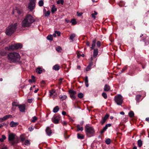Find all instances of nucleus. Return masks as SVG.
Listing matches in <instances>:
<instances>
[{"label": "nucleus", "mask_w": 149, "mask_h": 149, "mask_svg": "<svg viewBox=\"0 0 149 149\" xmlns=\"http://www.w3.org/2000/svg\"><path fill=\"white\" fill-rule=\"evenodd\" d=\"M7 54V52L4 50L0 51V55L2 56H4Z\"/></svg>", "instance_id": "nucleus-21"}, {"label": "nucleus", "mask_w": 149, "mask_h": 149, "mask_svg": "<svg viewBox=\"0 0 149 149\" xmlns=\"http://www.w3.org/2000/svg\"><path fill=\"white\" fill-rule=\"evenodd\" d=\"M20 111L24 112L25 109V105L24 104H19L18 106Z\"/></svg>", "instance_id": "nucleus-11"}, {"label": "nucleus", "mask_w": 149, "mask_h": 149, "mask_svg": "<svg viewBox=\"0 0 149 149\" xmlns=\"http://www.w3.org/2000/svg\"><path fill=\"white\" fill-rule=\"evenodd\" d=\"M77 131H79V130H80L81 131H82L83 130V127H80L79 125H78L77 126Z\"/></svg>", "instance_id": "nucleus-32"}, {"label": "nucleus", "mask_w": 149, "mask_h": 149, "mask_svg": "<svg viewBox=\"0 0 149 149\" xmlns=\"http://www.w3.org/2000/svg\"><path fill=\"white\" fill-rule=\"evenodd\" d=\"M25 138L23 137H21V141L22 142H23L25 140Z\"/></svg>", "instance_id": "nucleus-63"}, {"label": "nucleus", "mask_w": 149, "mask_h": 149, "mask_svg": "<svg viewBox=\"0 0 149 149\" xmlns=\"http://www.w3.org/2000/svg\"><path fill=\"white\" fill-rule=\"evenodd\" d=\"M15 138V136L13 133L10 134L8 136V139L9 141H13Z\"/></svg>", "instance_id": "nucleus-12"}, {"label": "nucleus", "mask_w": 149, "mask_h": 149, "mask_svg": "<svg viewBox=\"0 0 149 149\" xmlns=\"http://www.w3.org/2000/svg\"><path fill=\"white\" fill-rule=\"evenodd\" d=\"M2 139L4 140V139H5L6 138V136H5V135H2Z\"/></svg>", "instance_id": "nucleus-62"}, {"label": "nucleus", "mask_w": 149, "mask_h": 149, "mask_svg": "<svg viewBox=\"0 0 149 149\" xmlns=\"http://www.w3.org/2000/svg\"><path fill=\"white\" fill-rule=\"evenodd\" d=\"M76 36V34L74 33L71 34L70 36V37H74Z\"/></svg>", "instance_id": "nucleus-51"}, {"label": "nucleus", "mask_w": 149, "mask_h": 149, "mask_svg": "<svg viewBox=\"0 0 149 149\" xmlns=\"http://www.w3.org/2000/svg\"><path fill=\"white\" fill-rule=\"evenodd\" d=\"M59 98L61 99V100L63 101L66 99L67 98V96L64 95H60L59 96Z\"/></svg>", "instance_id": "nucleus-25"}, {"label": "nucleus", "mask_w": 149, "mask_h": 149, "mask_svg": "<svg viewBox=\"0 0 149 149\" xmlns=\"http://www.w3.org/2000/svg\"><path fill=\"white\" fill-rule=\"evenodd\" d=\"M31 78L33 80V82H35V77L33 75H32L31 77Z\"/></svg>", "instance_id": "nucleus-57"}, {"label": "nucleus", "mask_w": 149, "mask_h": 149, "mask_svg": "<svg viewBox=\"0 0 149 149\" xmlns=\"http://www.w3.org/2000/svg\"><path fill=\"white\" fill-rule=\"evenodd\" d=\"M111 126V124L109 123V124H106V125L105 126H106L107 128L108 127H109Z\"/></svg>", "instance_id": "nucleus-60"}, {"label": "nucleus", "mask_w": 149, "mask_h": 149, "mask_svg": "<svg viewBox=\"0 0 149 149\" xmlns=\"http://www.w3.org/2000/svg\"><path fill=\"white\" fill-rule=\"evenodd\" d=\"M78 97L80 98H82L84 97V95L82 93H79L78 95Z\"/></svg>", "instance_id": "nucleus-41"}, {"label": "nucleus", "mask_w": 149, "mask_h": 149, "mask_svg": "<svg viewBox=\"0 0 149 149\" xmlns=\"http://www.w3.org/2000/svg\"><path fill=\"white\" fill-rule=\"evenodd\" d=\"M46 132L47 134V135L49 136L52 133V130H51L50 128L48 127H47L46 129Z\"/></svg>", "instance_id": "nucleus-13"}, {"label": "nucleus", "mask_w": 149, "mask_h": 149, "mask_svg": "<svg viewBox=\"0 0 149 149\" xmlns=\"http://www.w3.org/2000/svg\"><path fill=\"white\" fill-rule=\"evenodd\" d=\"M59 109L58 106H56L54 108L53 111L54 113H56L58 111Z\"/></svg>", "instance_id": "nucleus-24"}, {"label": "nucleus", "mask_w": 149, "mask_h": 149, "mask_svg": "<svg viewBox=\"0 0 149 149\" xmlns=\"http://www.w3.org/2000/svg\"><path fill=\"white\" fill-rule=\"evenodd\" d=\"M15 12L18 14V15L22 16L23 13L22 9L18 7H16Z\"/></svg>", "instance_id": "nucleus-10"}, {"label": "nucleus", "mask_w": 149, "mask_h": 149, "mask_svg": "<svg viewBox=\"0 0 149 149\" xmlns=\"http://www.w3.org/2000/svg\"><path fill=\"white\" fill-rule=\"evenodd\" d=\"M6 120L5 117L4 116L3 117L0 118V122H2Z\"/></svg>", "instance_id": "nucleus-47"}, {"label": "nucleus", "mask_w": 149, "mask_h": 149, "mask_svg": "<svg viewBox=\"0 0 149 149\" xmlns=\"http://www.w3.org/2000/svg\"><path fill=\"white\" fill-rule=\"evenodd\" d=\"M68 93L70 95V97L72 100H74L76 99V97L75 95L76 94V91L70 90L68 91Z\"/></svg>", "instance_id": "nucleus-7"}, {"label": "nucleus", "mask_w": 149, "mask_h": 149, "mask_svg": "<svg viewBox=\"0 0 149 149\" xmlns=\"http://www.w3.org/2000/svg\"><path fill=\"white\" fill-rule=\"evenodd\" d=\"M39 5L40 6H42L44 4V2L43 1L40 0L38 2Z\"/></svg>", "instance_id": "nucleus-37"}, {"label": "nucleus", "mask_w": 149, "mask_h": 149, "mask_svg": "<svg viewBox=\"0 0 149 149\" xmlns=\"http://www.w3.org/2000/svg\"><path fill=\"white\" fill-rule=\"evenodd\" d=\"M97 12L94 11V13H93L91 14L92 17L94 19L95 18V15H97Z\"/></svg>", "instance_id": "nucleus-35"}, {"label": "nucleus", "mask_w": 149, "mask_h": 149, "mask_svg": "<svg viewBox=\"0 0 149 149\" xmlns=\"http://www.w3.org/2000/svg\"><path fill=\"white\" fill-rule=\"evenodd\" d=\"M110 86L107 84H105V85L104 88V91H108L110 90Z\"/></svg>", "instance_id": "nucleus-22"}, {"label": "nucleus", "mask_w": 149, "mask_h": 149, "mask_svg": "<svg viewBox=\"0 0 149 149\" xmlns=\"http://www.w3.org/2000/svg\"><path fill=\"white\" fill-rule=\"evenodd\" d=\"M19 123L17 122H15L13 121H11L10 122V125L11 127H15L18 125Z\"/></svg>", "instance_id": "nucleus-16"}, {"label": "nucleus", "mask_w": 149, "mask_h": 149, "mask_svg": "<svg viewBox=\"0 0 149 149\" xmlns=\"http://www.w3.org/2000/svg\"><path fill=\"white\" fill-rule=\"evenodd\" d=\"M37 119V118L36 116H34L33 117V120H32L31 121L32 123H35Z\"/></svg>", "instance_id": "nucleus-33"}, {"label": "nucleus", "mask_w": 149, "mask_h": 149, "mask_svg": "<svg viewBox=\"0 0 149 149\" xmlns=\"http://www.w3.org/2000/svg\"><path fill=\"white\" fill-rule=\"evenodd\" d=\"M25 143L26 144H29L30 143L29 141L28 140H26L25 141Z\"/></svg>", "instance_id": "nucleus-61"}, {"label": "nucleus", "mask_w": 149, "mask_h": 149, "mask_svg": "<svg viewBox=\"0 0 149 149\" xmlns=\"http://www.w3.org/2000/svg\"><path fill=\"white\" fill-rule=\"evenodd\" d=\"M81 56H82L83 57H84V54H77V57L78 58H79Z\"/></svg>", "instance_id": "nucleus-49"}, {"label": "nucleus", "mask_w": 149, "mask_h": 149, "mask_svg": "<svg viewBox=\"0 0 149 149\" xmlns=\"http://www.w3.org/2000/svg\"><path fill=\"white\" fill-rule=\"evenodd\" d=\"M138 145L139 147H141L142 145V142L141 139L138 140L137 142Z\"/></svg>", "instance_id": "nucleus-28"}, {"label": "nucleus", "mask_w": 149, "mask_h": 149, "mask_svg": "<svg viewBox=\"0 0 149 149\" xmlns=\"http://www.w3.org/2000/svg\"><path fill=\"white\" fill-rule=\"evenodd\" d=\"M9 48L10 49V50H16V49L15 48V45L10 46Z\"/></svg>", "instance_id": "nucleus-30"}, {"label": "nucleus", "mask_w": 149, "mask_h": 149, "mask_svg": "<svg viewBox=\"0 0 149 149\" xmlns=\"http://www.w3.org/2000/svg\"><path fill=\"white\" fill-rule=\"evenodd\" d=\"M97 45L98 47H100L101 45V42L100 41H98L96 44Z\"/></svg>", "instance_id": "nucleus-48"}, {"label": "nucleus", "mask_w": 149, "mask_h": 149, "mask_svg": "<svg viewBox=\"0 0 149 149\" xmlns=\"http://www.w3.org/2000/svg\"><path fill=\"white\" fill-rule=\"evenodd\" d=\"M50 95L51 96H53L54 97L57 94L56 93V91L54 89H52L49 91Z\"/></svg>", "instance_id": "nucleus-15"}, {"label": "nucleus", "mask_w": 149, "mask_h": 149, "mask_svg": "<svg viewBox=\"0 0 149 149\" xmlns=\"http://www.w3.org/2000/svg\"><path fill=\"white\" fill-rule=\"evenodd\" d=\"M102 95L105 99H106L107 98V96L106 93L104 92L103 93H102Z\"/></svg>", "instance_id": "nucleus-45"}, {"label": "nucleus", "mask_w": 149, "mask_h": 149, "mask_svg": "<svg viewBox=\"0 0 149 149\" xmlns=\"http://www.w3.org/2000/svg\"><path fill=\"white\" fill-rule=\"evenodd\" d=\"M16 50L18 49H20L22 47V45L20 43H18L15 44Z\"/></svg>", "instance_id": "nucleus-18"}, {"label": "nucleus", "mask_w": 149, "mask_h": 149, "mask_svg": "<svg viewBox=\"0 0 149 149\" xmlns=\"http://www.w3.org/2000/svg\"><path fill=\"white\" fill-rule=\"evenodd\" d=\"M134 112L132 111H130L129 113V115L130 117H133L134 116Z\"/></svg>", "instance_id": "nucleus-31"}, {"label": "nucleus", "mask_w": 149, "mask_h": 149, "mask_svg": "<svg viewBox=\"0 0 149 149\" xmlns=\"http://www.w3.org/2000/svg\"><path fill=\"white\" fill-rule=\"evenodd\" d=\"M57 8L55 7L54 5H52V7L51 8V11L52 13H54L56 11Z\"/></svg>", "instance_id": "nucleus-27"}, {"label": "nucleus", "mask_w": 149, "mask_h": 149, "mask_svg": "<svg viewBox=\"0 0 149 149\" xmlns=\"http://www.w3.org/2000/svg\"><path fill=\"white\" fill-rule=\"evenodd\" d=\"M77 15L78 16H80L82 15V13L81 12L79 13L78 12H77Z\"/></svg>", "instance_id": "nucleus-58"}, {"label": "nucleus", "mask_w": 149, "mask_h": 149, "mask_svg": "<svg viewBox=\"0 0 149 149\" xmlns=\"http://www.w3.org/2000/svg\"><path fill=\"white\" fill-rule=\"evenodd\" d=\"M28 130L30 131L31 132V131H32L33 130V129L32 127H29L28 128Z\"/></svg>", "instance_id": "nucleus-64"}, {"label": "nucleus", "mask_w": 149, "mask_h": 149, "mask_svg": "<svg viewBox=\"0 0 149 149\" xmlns=\"http://www.w3.org/2000/svg\"><path fill=\"white\" fill-rule=\"evenodd\" d=\"M127 69V68L126 67H124L121 70V73H122L124 72Z\"/></svg>", "instance_id": "nucleus-53"}, {"label": "nucleus", "mask_w": 149, "mask_h": 149, "mask_svg": "<svg viewBox=\"0 0 149 149\" xmlns=\"http://www.w3.org/2000/svg\"><path fill=\"white\" fill-rule=\"evenodd\" d=\"M4 116L5 117L6 119H8L9 118H12V116L11 115H10V114L6 115Z\"/></svg>", "instance_id": "nucleus-46"}, {"label": "nucleus", "mask_w": 149, "mask_h": 149, "mask_svg": "<svg viewBox=\"0 0 149 149\" xmlns=\"http://www.w3.org/2000/svg\"><path fill=\"white\" fill-rule=\"evenodd\" d=\"M36 1V0H30V3L28 7L30 11H32L34 9L35 6Z\"/></svg>", "instance_id": "nucleus-6"}, {"label": "nucleus", "mask_w": 149, "mask_h": 149, "mask_svg": "<svg viewBox=\"0 0 149 149\" xmlns=\"http://www.w3.org/2000/svg\"><path fill=\"white\" fill-rule=\"evenodd\" d=\"M33 100V99L32 98L28 99V102L29 103H31Z\"/></svg>", "instance_id": "nucleus-55"}, {"label": "nucleus", "mask_w": 149, "mask_h": 149, "mask_svg": "<svg viewBox=\"0 0 149 149\" xmlns=\"http://www.w3.org/2000/svg\"><path fill=\"white\" fill-rule=\"evenodd\" d=\"M60 68L59 65L58 64H56L52 68L53 70L57 71Z\"/></svg>", "instance_id": "nucleus-20"}, {"label": "nucleus", "mask_w": 149, "mask_h": 149, "mask_svg": "<svg viewBox=\"0 0 149 149\" xmlns=\"http://www.w3.org/2000/svg\"><path fill=\"white\" fill-rule=\"evenodd\" d=\"M95 46V44H92V47H91V49H94V47Z\"/></svg>", "instance_id": "nucleus-56"}, {"label": "nucleus", "mask_w": 149, "mask_h": 149, "mask_svg": "<svg viewBox=\"0 0 149 149\" xmlns=\"http://www.w3.org/2000/svg\"><path fill=\"white\" fill-rule=\"evenodd\" d=\"M106 121L102 118V119L100 121V123L102 125H103V124L105 123Z\"/></svg>", "instance_id": "nucleus-50"}, {"label": "nucleus", "mask_w": 149, "mask_h": 149, "mask_svg": "<svg viewBox=\"0 0 149 149\" xmlns=\"http://www.w3.org/2000/svg\"><path fill=\"white\" fill-rule=\"evenodd\" d=\"M88 82V77L86 76L85 77V82Z\"/></svg>", "instance_id": "nucleus-54"}, {"label": "nucleus", "mask_w": 149, "mask_h": 149, "mask_svg": "<svg viewBox=\"0 0 149 149\" xmlns=\"http://www.w3.org/2000/svg\"><path fill=\"white\" fill-rule=\"evenodd\" d=\"M109 117V115L108 114H107L105 115V116L103 117L102 118L104 119L105 121H106L107 120L108 118Z\"/></svg>", "instance_id": "nucleus-38"}, {"label": "nucleus", "mask_w": 149, "mask_h": 149, "mask_svg": "<svg viewBox=\"0 0 149 149\" xmlns=\"http://www.w3.org/2000/svg\"><path fill=\"white\" fill-rule=\"evenodd\" d=\"M72 25H75L77 24V22L75 19H72L71 21Z\"/></svg>", "instance_id": "nucleus-42"}, {"label": "nucleus", "mask_w": 149, "mask_h": 149, "mask_svg": "<svg viewBox=\"0 0 149 149\" xmlns=\"http://www.w3.org/2000/svg\"><path fill=\"white\" fill-rule=\"evenodd\" d=\"M128 74L129 75L132 76L134 74V73L132 71H131L129 72Z\"/></svg>", "instance_id": "nucleus-52"}, {"label": "nucleus", "mask_w": 149, "mask_h": 149, "mask_svg": "<svg viewBox=\"0 0 149 149\" xmlns=\"http://www.w3.org/2000/svg\"><path fill=\"white\" fill-rule=\"evenodd\" d=\"M7 57L8 60L12 62H18L20 60V55L17 53L13 52L9 53Z\"/></svg>", "instance_id": "nucleus-2"}, {"label": "nucleus", "mask_w": 149, "mask_h": 149, "mask_svg": "<svg viewBox=\"0 0 149 149\" xmlns=\"http://www.w3.org/2000/svg\"><path fill=\"white\" fill-rule=\"evenodd\" d=\"M35 21V19L30 14H28L25 17L22 24V26L27 27L30 26L31 24Z\"/></svg>", "instance_id": "nucleus-1"}, {"label": "nucleus", "mask_w": 149, "mask_h": 149, "mask_svg": "<svg viewBox=\"0 0 149 149\" xmlns=\"http://www.w3.org/2000/svg\"><path fill=\"white\" fill-rule=\"evenodd\" d=\"M57 3L58 4H61L63 5L64 3V1L63 0H59L57 1Z\"/></svg>", "instance_id": "nucleus-43"}, {"label": "nucleus", "mask_w": 149, "mask_h": 149, "mask_svg": "<svg viewBox=\"0 0 149 149\" xmlns=\"http://www.w3.org/2000/svg\"><path fill=\"white\" fill-rule=\"evenodd\" d=\"M43 13L45 16L48 17L50 15V12L49 10L46 11V9H44L43 10Z\"/></svg>", "instance_id": "nucleus-14"}, {"label": "nucleus", "mask_w": 149, "mask_h": 149, "mask_svg": "<svg viewBox=\"0 0 149 149\" xmlns=\"http://www.w3.org/2000/svg\"><path fill=\"white\" fill-rule=\"evenodd\" d=\"M15 143L16 142L15 141H13L10 142V143L11 144V145L14 146Z\"/></svg>", "instance_id": "nucleus-59"}, {"label": "nucleus", "mask_w": 149, "mask_h": 149, "mask_svg": "<svg viewBox=\"0 0 149 149\" xmlns=\"http://www.w3.org/2000/svg\"><path fill=\"white\" fill-rule=\"evenodd\" d=\"M56 50L58 52H61L62 50V48L60 46H58L56 47Z\"/></svg>", "instance_id": "nucleus-40"}, {"label": "nucleus", "mask_w": 149, "mask_h": 149, "mask_svg": "<svg viewBox=\"0 0 149 149\" xmlns=\"http://www.w3.org/2000/svg\"><path fill=\"white\" fill-rule=\"evenodd\" d=\"M12 104L13 106H16V107L18 106V107L19 105L17 102H13L12 103Z\"/></svg>", "instance_id": "nucleus-36"}, {"label": "nucleus", "mask_w": 149, "mask_h": 149, "mask_svg": "<svg viewBox=\"0 0 149 149\" xmlns=\"http://www.w3.org/2000/svg\"><path fill=\"white\" fill-rule=\"evenodd\" d=\"M36 71L37 73L40 74L42 72V68H38L36 70Z\"/></svg>", "instance_id": "nucleus-23"}, {"label": "nucleus", "mask_w": 149, "mask_h": 149, "mask_svg": "<svg viewBox=\"0 0 149 149\" xmlns=\"http://www.w3.org/2000/svg\"><path fill=\"white\" fill-rule=\"evenodd\" d=\"M17 26V23H15L9 26L6 31V34L9 36H11L16 31Z\"/></svg>", "instance_id": "nucleus-3"}, {"label": "nucleus", "mask_w": 149, "mask_h": 149, "mask_svg": "<svg viewBox=\"0 0 149 149\" xmlns=\"http://www.w3.org/2000/svg\"><path fill=\"white\" fill-rule=\"evenodd\" d=\"M106 143L107 144H109L111 142V140L109 139H107L105 141Z\"/></svg>", "instance_id": "nucleus-44"}, {"label": "nucleus", "mask_w": 149, "mask_h": 149, "mask_svg": "<svg viewBox=\"0 0 149 149\" xmlns=\"http://www.w3.org/2000/svg\"><path fill=\"white\" fill-rule=\"evenodd\" d=\"M115 101L118 105H121L123 101V97L120 94L116 95L115 97Z\"/></svg>", "instance_id": "nucleus-5"}, {"label": "nucleus", "mask_w": 149, "mask_h": 149, "mask_svg": "<svg viewBox=\"0 0 149 149\" xmlns=\"http://www.w3.org/2000/svg\"><path fill=\"white\" fill-rule=\"evenodd\" d=\"M77 137L78 139H83L84 138V136L82 134H80L79 133L77 134Z\"/></svg>", "instance_id": "nucleus-26"}, {"label": "nucleus", "mask_w": 149, "mask_h": 149, "mask_svg": "<svg viewBox=\"0 0 149 149\" xmlns=\"http://www.w3.org/2000/svg\"><path fill=\"white\" fill-rule=\"evenodd\" d=\"M141 95H136V101L139 102V100L140 98L141 97Z\"/></svg>", "instance_id": "nucleus-29"}, {"label": "nucleus", "mask_w": 149, "mask_h": 149, "mask_svg": "<svg viewBox=\"0 0 149 149\" xmlns=\"http://www.w3.org/2000/svg\"><path fill=\"white\" fill-rule=\"evenodd\" d=\"M107 129V128L106 127H104L103 129L101 130L100 132V133L101 134L103 133Z\"/></svg>", "instance_id": "nucleus-34"}, {"label": "nucleus", "mask_w": 149, "mask_h": 149, "mask_svg": "<svg viewBox=\"0 0 149 149\" xmlns=\"http://www.w3.org/2000/svg\"><path fill=\"white\" fill-rule=\"evenodd\" d=\"M85 130L86 136L88 137L93 136L95 133L94 128L88 125H86L85 127Z\"/></svg>", "instance_id": "nucleus-4"}, {"label": "nucleus", "mask_w": 149, "mask_h": 149, "mask_svg": "<svg viewBox=\"0 0 149 149\" xmlns=\"http://www.w3.org/2000/svg\"><path fill=\"white\" fill-rule=\"evenodd\" d=\"M60 35L61 32L59 31H54V33L53 34V35L51 34L48 35L47 37H53V36L55 37L56 36H60Z\"/></svg>", "instance_id": "nucleus-9"}, {"label": "nucleus", "mask_w": 149, "mask_h": 149, "mask_svg": "<svg viewBox=\"0 0 149 149\" xmlns=\"http://www.w3.org/2000/svg\"><path fill=\"white\" fill-rule=\"evenodd\" d=\"M98 49L97 48L94 49L93 56L94 58H96L98 55Z\"/></svg>", "instance_id": "nucleus-17"}, {"label": "nucleus", "mask_w": 149, "mask_h": 149, "mask_svg": "<svg viewBox=\"0 0 149 149\" xmlns=\"http://www.w3.org/2000/svg\"><path fill=\"white\" fill-rule=\"evenodd\" d=\"M60 119V117L59 115L54 116L52 118V121L53 123L56 124L58 123Z\"/></svg>", "instance_id": "nucleus-8"}, {"label": "nucleus", "mask_w": 149, "mask_h": 149, "mask_svg": "<svg viewBox=\"0 0 149 149\" xmlns=\"http://www.w3.org/2000/svg\"><path fill=\"white\" fill-rule=\"evenodd\" d=\"M109 117V115L108 114H107L105 115V116L103 117L102 118L104 119L105 121H106L107 120L108 118Z\"/></svg>", "instance_id": "nucleus-39"}, {"label": "nucleus", "mask_w": 149, "mask_h": 149, "mask_svg": "<svg viewBox=\"0 0 149 149\" xmlns=\"http://www.w3.org/2000/svg\"><path fill=\"white\" fill-rule=\"evenodd\" d=\"M93 65V62H91L89 65L86 67V70L87 71H89L91 68V66Z\"/></svg>", "instance_id": "nucleus-19"}]
</instances>
